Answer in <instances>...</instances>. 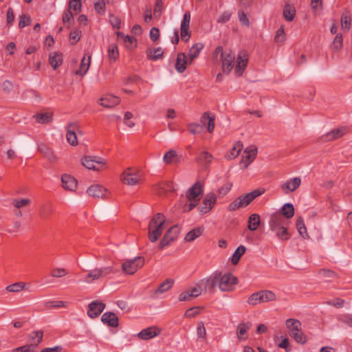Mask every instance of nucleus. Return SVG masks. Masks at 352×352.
<instances>
[{
    "label": "nucleus",
    "mask_w": 352,
    "mask_h": 352,
    "mask_svg": "<svg viewBox=\"0 0 352 352\" xmlns=\"http://www.w3.org/2000/svg\"><path fill=\"white\" fill-rule=\"evenodd\" d=\"M268 223L270 230L279 240L287 241L289 239L290 235L286 227L287 221L280 211L271 214Z\"/></svg>",
    "instance_id": "nucleus-1"
},
{
    "label": "nucleus",
    "mask_w": 352,
    "mask_h": 352,
    "mask_svg": "<svg viewBox=\"0 0 352 352\" xmlns=\"http://www.w3.org/2000/svg\"><path fill=\"white\" fill-rule=\"evenodd\" d=\"M166 217L162 213H157L150 221L148 236L151 242L157 241L165 229Z\"/></svg>",
    "instance_id": "nucleus-2"
},
{
    "label": "nucleus",
    "mask_w": 352,
    "mask_h": 352,
    "mask_svg": "<svg viewBox=\"0 0 352 352\" xmlns=\"http://www.w3.org/2000/svg\"><path fill=\"white\" fill-rule=\"evenodd\" d=\"M204 193L203 185L197 182L194 184L186 192V196L189 204L184 206V211H190L195 208Z\"/></svg>",
    "instance_id": "nucleus-3"
},
{
    "label": "nucleus",
    "mask_w": 352,
    "mask_h": 352,
    "mask_svg": "<svg viewBox=\"0 0 352 352\" xmlns=\"http://www.w3.org/2000/svg\"><path fill=\"white\" fill-rule=\"evenodd\" d=\"M214 54L217 56L220 55L222 70L224 73L229 74L234 67L236 59L234 54L230 50H223L221 46L216 47Z\"/></svg>",
    "instance_id": "nucleus-4"
},
{
    "label": "nucleus",
    "mask_w": 352,
    "mask_h": 352,
    "mask_svg": "<svg viewBox=\"0 0 352 352\" xmlns=\"http://www.w3.org/2000/svg\"><path fill=\"white\" fill-rule=\"evenodd\" d=\"M144 265V258L142 256H135L133 258L124 259L121 265V268L125 274H134Z\"/></svg>",
    "instance_id": "nucleus-5"
},
{
    "label": "nucleus",
    "mask_w": 352,
    "mask_h": 352,
    "mask_svg": "<svg viewBox=\"0 0 352 352\" xmlns=\"http://www.w3.org/2000/svg\"><path fill=\"white\" fill-rule=\"evenodd\" d=\"M81 164L89 170L100 171L105 166V161L103 158L97 156L85 155L80 159Z\"/></svg>",
    "instance_id": "nucleus-6"
},
{
    "label": "nucleus",
    "mask_w": 352,
    "mask_h": 352,
    "mask_svg": "<svg viewBox=\"0 0 352 352\" xmlns=\"http://www.w3.org/2000/svg\"><path fill=\"white\" fill-rule=\"evenodd\" d=\"M114 272L115 271L112 266L95 268L88 272V274L82 279V281L87 283H91L95 280H98L100 278L104 277L109 274Z\"/></svg>",
    "instance_id": "nucleus-7"
},
{
    "label": "nucleus",
    "mask_w": 352,
    "mask_h": 352,
    "mask_svg": "<svg viewBox=\"0 0 352 352\" xmlns=\"http://www.w3.org/2000/svg\"><path fill=\"white\" fill-rule=\"evenodd\" d=\"M120 179L126 185L135 186L139 183L141 177L136 171L129 168L124 170L121 175Z\"/></svg>",
    "instance_id": "nucleus-8"
},
{
    "label": "nucleus",
    "mask_w": 352,
    "mask_h": 352,
    "mask_svg": "<svg viewBox=\"0 0 352 352\" xmlns=\"http://www.w3.org/2000/svg\"><path fill=\"white\" fill-rule=\"evenodd\" d=\"M257 155V148L254 146H250L244 151L242 159L240 162V166L242 168H248L249 165L254 160Z\"/></svg>",
    "instance_id": "nucleus-9"
},
{
    "label": "nucleus",
    "mask_w": 352,
    "mask_h": 352,
    "mask_svg": "<svg viewBox=\"0 0 352 352\" xmlns=\"http://www.w3.org/2000/svg\"><path fill=\"white\" fill-rule=\"evenodd\" d=\"M219 289L221 291L232 290L234 285L236 283V278L230 273L223 275L219 272Z\"/></svg>",
    "instance_id": "nucleus-10"
},
{
    "label": "nucleus",
    "mask_w": 352,
    "mask_h": 352,
    "mask_svg": "<svg viewBox=\"0 0 352 352\" xmlns=\"http://www.w3.org/2000/svg\"><path fill=\"white\" fill-rule=\"evenodd\" d=\"M179 234V228L177 226H173L170 228L159 244V248L162 250L174 240H175Z\"/></svg>",
    "instance_id": "nucleus-11"
},
{
    "label": "nucleus",
    "mask_w": 352,
    "mask_h": 352,
    "mask_svg": "<svg viewBox=\"0 0 352 352\" xmlns=\"http://www.w3.org/2000/svg\"><path fill=\"white\" fill-rule=\"evenodd\" d=\"M252 201V200L247 193L244 195L238 197L232 202H231L228 206V210L230 211H233L241 208H245Z\"/></svg>",
    "instance_id": "nucleus-12"
},
{
    "label": "nucleus",
    "mask_w": 352,
    "mask_h": 352,
    "mask_svg": "<svg viewBox=\"0 0 352 352\" xmlns=\"http://www.w3.org/2000/svg\"><path fill=\"white\" fill-rule=\"evenodd\" d=\"M162 330L157 326H151L142 329L138 333L139 338L143 340L152 339L160 334Z\"/></svg>",
    "instance_id": "nucleus-13"
},
{
    "label": "nucleus",
    "mask_w": 352,
    "mask_h": 352,
    "mask_svg": "<svg viewBox=\"0 0 352 352\" xmlns=\"http://www.w3.org/2000/svg\"><path fill=\"white\" fill-rule=\"evenodd\" d=\"M87 194L97 199H104L107 195V190L102 186L99 184H93L87 190Z\"/></svg>",
    "instance_id": "nucleus-14"
},
{
    "label": "nucleus",
    "mask_w": 352,
    "mask_h": 352,
    "mask_svg": "<svg viewBox=\"0 0 352 352\" xmlns=\"http://www.w3.org/2000/svg\"><path fill=\"white\" fill-rule=\"evenodd\" d=\"M248 61V55L245 52H241L239 53L236 60V67H235V73L237 76H241L247 66Z\"/></svg>",
    "instance_id": "nucleus-15"
},
{
    "label": "nucleus",
    "mask_w": 352,
    "mask_h": 352,
    "mask_svg": "<svg viewBox=\"0 0 352 352\" xmlns=\"http://www.w3.org/2000/svg\"><path fill=\"white\" fill-rule=\"evenodd\" d=\"M301 184V179L299 177H296L288 179L281 184V190L285 194L294 192L296 190Z\"/></svg>",
    "instance_id": "nucleus-16"
},
{
    "label": "nucleus",
    "mask_w": 352,
    "mask_h": 352,
    "mask_svg": "<svg viewBox=\"0 0 352 352\" xmlns=\"http://www.w3.org/2000/svg\"><path fill=\"white\" fill-rule=\"evenodd\" d=\"M216 201L217 197L214 193H208L203 201V206L199 209L200 212L204 214L209 212L215 204Z\"/></svg>",
    "instance_id": "nucleus-17"
},
{
    "label": "nucleus",
    "mask_w": 352,
    "mask_h": 352,
    "mask_svg": "<svg viewBox=\"0 0 352 352\" xmlns=\"http://www.w3.org/2000/svg\"><path fill=\"white\" fill-rule=\"evenodd\" d=\"M105 305L101 302H92L89 305L87 315L94 318L98 317L104 309Z\"/></svg>",
    "instance_id": "nucleus-18"
},
{
    "label": "nucleus",
    "mask_w": 352,
    "mask_h": 352,
    "mask_svg": "<svg viewBox=\"0 0 352 352\" xmlns=\"http://www.w3.org/2000/svg\"><path fill=\"white\" fill-rule=\"evenodd\" d=\"M219 272H215L209 278L202 279L200 282H203V287L205 289H212L217 285L219 286Z\"/></svg>",
    "instance_id": "nucleus-19"
},
{
    "label": "nucleus",
    "mask_w": 352,
    "mask_h": 352,
    "mask_svg": "<svg viewBox=\"0 0 352 352\" xmlns=\"http://www.w3.org/2000/svg\"><path fill=\"white\" fill-rule=\"evenodd\" d=\"M78 128V124L76 122L69 123L67 126L66 138L67 142L72 146L78 144L76 129Z\"/></svg>",
    "instance_id": "nucleus-20"
},
{
    "label": "nucleus",
    "mask_w": 352,
    "mask_h": 352,
    "mask_svg": "<svg viewBox=\"0 0 352 352\" xmlns=\"http://www.w3.org/2000/svg\"><path fill=\"white\" fill-rule=\"evenodd\" d=\"M120 102L118 97L113 95H106L99 100V104L106 108H112Z\"/></svg>",
    "instance_id": "nucleus-21"
},
{
    "label": "nucleus",
    "mask_w": 352,
    "mask_h": 352,
    "mask_svg": "<svg viewBox=\"0 0 352 352\" xmlns=\"http://www.w3.org/2000/svg\"><path fill=\"white\" fill-rule=\"evenodd\" d=\"M214 115L208 112H205L201 117V123L202 126H206L209 133H212L214 129Z\"/></svg>",
    "instance_id": "nucleus-22"
},
{
    "label": "nucleus",
    "mask_w": 352,
    "mask_h": 352,
    "mask_svg": "<svg viewBox=\"0 0 352 352\" xmlns=\"http://www.w3.org/2000/svg\"><path fill=\"white\" fill-rule=\"evenodd\" d=\"M63 187L65 190L74 191L77 187V181L69 175L64 174L61 177Z\"/></svg>",
    "instance_id": "nucleus-23"
},
{
    "label": "nucleus",
    "mask_w": 352,
    "mask_h": 352,
    "mask_svg": "<svg viewBox=\"0 0 352 352\" xmlns=\"http://www.w3.org/2000/svg\"><path fill=\"white\" fill-rule=\"evenodd\" d=\"M101 320L104 324L112 327H117L119 324L118 318L113 312H105L101 317Z\"/></svg>",
    "instance_id": "nucleus-24"
},
{
    "label": "nucleus",
    "mask_w": 352,
    "mask_h": 352,
    "mask_svg": "<svg viewBox=\"0 0 352 352\" xmlns=\"http://www.w3.org/2000/svg\"><path fill=\"white\" fill-rule=\"evenodd\" d=\"M43 338V331L42 330H37L32 331L28 336V340L31 345H34V349H36L37 346L41 342Z\"/></svg>",
    "instance_id": "nucleus-25"
},
{
    "label": "nucleus",
    "mask_w": 352,
    "mask_h": 352,
    "mask_svg": "<svg viewBox=\"0 0 352 352\" xmlns=\"http://www.w3.org/2000/svg\"><path fill=\"white\" fill-rule=\"evenodd\" d=\"M296 14V8L294 6L286 3L284 6L283 15L286 21L291 22L292 21Z\"/></svg>",
    "instance_id": "nucleus-26"
},
{
    "label": "nucleus",
    "mask_w": 352,
    "mask_h": 352,
    "mask_svg": "<svg viewBox=\"0 0 352 352\" xmlns=\"http://www.w3.org/2000/svg\"><path fill=\"white\" fill-rule=\"evenodd\" d=\"M187 64L188 60L186 54L184 53H179L175 63L176 70L179 73L184 72L186 69Z\"/></svg>",
    "instance_id": "nucleus-27"
},
{
    "label": "nucleus",
    "mask_w": 352,
    "mask_h": 352,
    "mask_svg": "<svg viewBox=\"0 0 352 352\" xmlns=\"http://www.w3.org/2000/svg\"><path fill=\"white\" fill-rule=\"evenodd\" d=\"M261 224V217L258 214H252L248 217V228L250 231H255L257 230Z\"/></svg>",
    "instance_id": "nucleus-28"
},
{
    "label": "nucleus",
    "mask_w": 352,
    "mask_h": 352,
    "mask_svg": "<svg viewBox=\"0 0 352 352\" xmlns=\"http://www.w3.org/2000/svg\"><path fill=\"white\" fill-rule=\"evenodd\" d=\"M204 48V45L201 43L194 44L189 50V63H192L193 60L197 58Z\"/></svg>",
    "instance_id": "nucleus-29"
},
{
    "label": "nucleus",
    "mask_w": 352,
    "mask_h": 352,
    "mask_svg": "<svg viewBox=\"0 0 352 352\" xmlns=\"http://www.w3.org/2000/svg\"><path fill=\"white\" fill-rule=\"evenodd\" d=\"M286 327L289 331V334L298 331L301 329V322L296 319L289 318L286 320Z\"/></svg>",
    "instance_id": "nucleus-30"
},
{
    "label": "nucleus",
    "mask_w": 352,
    "mask_h": 352,
    "mask_svg": "<svg viewBox=\"0 0 352 352\" xmlns=\"http://www.w3.org/2000/svg\"><path fill=\"white\" fill-rule=\"evenodd\" d=\"M91 63V56L88 55L87 57L84 56L81 60L79 69L76 71V74L80 76H84L87 74Z\"/></svg>",
    "instance_id": "nucleus-31"
},
{
    "label": "nucleus",
    "mask_w": 352,
    "mask_h": 352,
    "mask_svg": "<svg viewBox=\"0 0 352 352\" xmlns=\"http://www.w3.org/2000/svg\"><path fill=\"white\" fill-rule=\"evenodd\" d=\"M282 214V217H283L285 219H290L292 218L294 214V208L293 204L290 203L285 204L282 208H281V212H280Z\"/></svg>",
    "instance_id": "nucleus-32"
},
{
    "label": "nucleus",
    "mask_w": 352,
    "mask_h": 352,
    "mask_svg": "<svg viewBox=\"0 0 352 352\" xmlns=\"http://www.w3.org/2000/svg\"><path fill=\"white\" fill-rule=\"evenodd\" d=\"M49 60L53 69H56L63 63L62 54L60 53L54 52L50 55Z\"/></svg>",
    "instance_id": "nucleus-33"
},
{
    "label": "nucleus",
    "mask_w": 352,
    "mask_h": 352,
    "mask_svg": "<svg viewBox=\"0 0 352 352\" xmlns=\"http://www.w3.org/2000/svg\"><path fill=\"white\" fill-rule=\"evenodd\" d=\"M242 148L243 145L240 142L235 143L231 150L226 154V157L228 160H233L236 158Z\"/></svg>",
    "instance_id": "nucleus-34"
},
{
    "label": "nucleus",
    "mask_w": 352,
    "mask_h": 352,
    "mask_svg": "<svg viewBox=\"0 0 352 352\" xmlns=\"http://www.w3.org/2000/svg\"><path fill=\"white\" fill-rule=\"evenodd\" d=\"M248 303L251 306H255L260 303H264L261 291L253 293L248 299Z\"/></svg>",
    "instance_id": "nucleus-35"
},
{
    "label": "nucleus",
    "mask_w": 352,
    "mask_h": 352,
    "mask_svg": "<svg viewBox=\"0 0 352 352\" xmlns=\"http://www.w3.org/2000/svg\"><path fill=\"white\" fill-rule=\"evenodd\" d=\"M251 324L250 322L241 323L237 326L236 333L239 340H245L244 336L247 333L248 331L250 329Z\"/></svg>",
    "instance_id": "nucleus-36"
},
{
    "label": "nucleus",
    "mask_w": 352,
    "mask_h": 352,
    "mask_svg": "<svg viewBox=\"0 0 352 352\" xmlns=\"http://www.w3.org/2000/svg\"><path fill=\"white\" fill-rule=\"evenodd\" d=\"M203 289V282L199 281L194 286L190 287L188 289V292H189L192 298H194L199 296L201 294Z\"/></svg>",
    "instance_id": "nucleus-37"
},
{
    "label": "nucleus",
    "mask_w": 352,
    "mask_h": 352,
    "mask_svg": "<svg viewBox=\"0 0 352 352\" xmlns=\"http://www.w3.org/2000/svg\"><path fill=\"white\" fill-rule=\"evenodd\" d=\"M163 160L166 164H175L179 160L176 151L170 150L164 155Z\"/></svg>",
    "instance_id": "nucleus-38"
},
{
    "label": "nucleus",
    "mask_w": 352,
    "mask_h": 352,
    "mask_svg": "<svg viewBox=\"0 0 352 352\" xmlns=\"http://www.w3.org/2000/svg\"><path fill=\"white\" fill-rule=\"evenodd\" d=\"M202 232L203 229L201 228H197L192 229V230L187 233V234L185 236V240L186 241H192L197 238H198L199 236H201Z\"/></svg>",
    "instance_id": "nucleus-39"
},
{
    "label": "nucleus",
    "mask_w": 352,
    "mask_h": 352,
    "mask_svg": "<svg viewBox=\"0 0 352 352\" xmlns=\"http://www.w3.org/2000/svg\"><path fill=\"white\" fill-rule=\"evenodd\" d=\"M246 248L244 245H239L234 251L232 256V263L235 265L236 264L241 256L245 252Z\"/></svg>",
    "instance_id": "nucleus-40"
},
{
    "label": "nucleus",
    "mask_w": 352,
    "mask_h": 352,
    "mask_svg": "<svg viewBox=\"0 0 352 352\" xmlns=\"http://www.w3.org/2000/svg\"><path fill=\"white\" fill-rule=\"evenodd\" d=\"M74 21V14L72 12L69 10L65 11L63 15V22L64 25L67 28H69L73 25Z\"/></svg>",
    "instance_id": "nucleus-41"
},
{
    "label": "nucleus",
    "mask_w": 352,
    "mask_h": 352,
    "mask_svg": "<svg viewBox=\"0 0 352 352\" xmlns=\"http://www.w3.org/2000/svg\"><path fill=\"white\" fill-rule=\"evenodd\" d=\"M345 129H334L332 131L326 134L325 140L327 141H331L334 139L338 138L341 137L345 132Z\"/></svg>",
    "instance_id": "nucleus-42"
},
{
    "label": "nucleus",
    "mask_w": 352,
    "mask_h": 352,
    "mask_svg": "<svg viewBox=\"0 0 352 352\" xmlns=\"http://www.w3.org/2000/svg\"><path fill=\"white\" fill-rule=\"evenodd\" d=\"M286 34L285 32L284 26H280L276 31L274 41L278 44H283L286 41Z\"/></svg>",
    "instance_id": "nucleus-43"
},
{
    "label": "nucleus",
    "mask_w": 352,
    "mask_h": 352,
    "mask_svg": "<svg viewBox=\"0 0 352 352\" xmlns=\"http://www.w3.org/2000/svg\"><path fill=\"white\" fill-rule=\"evenodd\" d=\"M296 226L299 234L303 238L307 237V229L305 226L303 219L302 217H298L297 219Z\"/></svg>",
    "instance_id": "nucleus-44"
},
{
    "label": "nucleus",
    "mask_w": 352,
    "mask_h": 352,
    "mask_svg": "<svg viewBox=\"0 0 352 352\" xmlns=\"http://www.w3.org/2000/svg\"><path fill=\"white\" fill-rule=\"evenodd\" d=\"M173 283L174 281L172 279L168 278L160 285L155 292L157 294L164 293L165 292L168 291L170 288L172 287Z\"/></svg>",
    "instance_id": "nucleus-45"
},
{
    "label": "nucleus",
    "mask_w": 352,
    "mask_h": 352,
    "mask_svg": "<svg viewBox=\"0 0 352 352\" xmlns=\"http://www.w3.org/2000/svg\"><path fill=\"white\" fill-rule=\"evenodd\" d=\"M25 288V283L23 282H17L9 285L6 287V290L10 292L18 293L21 292Z\"/></svg>",
    "instance_id": "nucleus-46"
},
{
    "label": "nucleus",
    "mask_w": 352,
    "mask_h": 352,
    "mask_svg": "<svg viewBox=\"0 0 352 352\" xmlns=\"http://www.w3.org/2000/svg\"><path fill=\"white\" fill-rule=\"evenodd\" d=\"M37 122L47 124L52 120V114L50 113H39L34 116Z\"/></svg>",
    "instance_id": "nucleus-47"
},
{
    "label": "nucleus",
    "mask_w": 352,
    "mask_h": 352,
    "mask_svg": "<svg viewBox=\"0 0 352 352\" xmlns=\"http://www.w3.org/2000/svg\"><path fill=\"white\" fill-rule=\"evenodd\" d=\"M107 53L109 58L111 61H116L119 55L118 47L115 44L110 45Z\"/></svg>",
    "instance_id": "nucleus-48"
},
{
    "label": "nucleus",
    "mask_w": 352,
    "mask_h": 352,
    "mask_svg": "<svg viewBox=\"0 0 352 352\" xmlns=\"http://www.w3.org/2000/svg\"><path fill=\"white\" fill-rule=\"evenodd\" d=\"M263 296V301L264 302H269L274 301L276 299V296L274 292L270 290H261Z\"/></svg>",
    "instance_id": "nucleus-49"
},
{
    "label": "nucleus",
    "mask_w": 352,
    "mask_h": 352,
    "mask_svg": "<svg viewBox=\"0 0 352 352\" xmlns=\"http://www.w3.org/2000/svg\"><path fill=\"white\" fill-rule=\"evenodd\" d=\"M294 340L299 343V344H304L306 342V336L302 331L301 329H299L298 331L294 332L289 335Z\"/></svg>",
    "instance_id": "nucleus-50"
},
{
    "label": "nucleus",
    "mask_w": 352,
    "mask_h": 352,
    "mask_svg": "<svg viewBox=\"0 0 352 352\" xmlns=\"http://www.w3.org/2000/svg\"><path fill=\"white\" fill-rule=\"evenodd\" d=\"M164 52L161 47L151 50L148 54L149 59L156 60L162 57Z\"/></svg>",
    "instance_id": "nucleus-51"
},
{
    "label": "nucleus",
    "mask_w": 352,
    "mask_h": 352,
    "mask_svg": "<svg viewBox=\"0 0 352 352\" xmlns=\"http://www.w3.org/2000/svg\"><path fill=\"white\" fill-rule=\"evenodd\" d=\"M197 340L204 341L206 336V330L203 322H199L197 327Z\"/></svg>",
    "instance_id": "nucleus-52"
},
{
    "label": "nucleus",
    "mask_w": 352,
    "mask_h": 352,
    "mask_svg": "<svg viewBox=\"0 0 352 352\" xmlns=\"http://www.w3.org/2000/svg\"><path fill=\"white\" fill-rule=\"evenodd\" d=\"M342 41H343V39H342V34H338L336 36V37L332 43V45H331L333 50L335 51H338L340 49H341V47L342 46Z\"/></svg>",
    "instance_id": "nucleus-53"
},
{
    "label": "nucleus",
    "mask_w": 352,
    "mask_h": 352,
    "mask_svg": "<svg viewBox=\"0 0 352 352\" xmlns=\"http://www.w3.org/2000/svg\"><path fill=\"white\" fill-rule=\"evenodd\" d=\"M202 126L197 123H190L188 125L189 133L193 135L199 134L202 132Z\"/></svg>",
    "instance_id": "nucleus-54"
},
{
    "label": "nucleus",
    "mask_w": 352,
    "mask_h": 352,
    "mask_svg": "<svg viewBox=\"0 0 352 352\" xmlns=\"http://www.w3.org/2000/svg\"><path fill=\"white\" fill-rule=\"evenodd\" d=\"M232 12L231 11L227 10L221 13L218 17L217 22L219 23H226L230 21Z\"/></svg>",
    "instance_id": "nucleus-55"
},
{
    "label": "nucleus",
    "mask_w": 352,
    "mask_h": 352,
    "mask_svg": "<svg viewBox=\"0 0 352 352\" xmlns=\"http://www.w3.org/2000/svg\"><path fill=\"white\" fill-rule=\"evenodd\" d=\"M67 270L63 267H56L52 270L51 276L54 278H61L66 276Z\"/></svg>",
    "instance_id": "nucleus-56"
},
{
    "label": "nucleus",
    "mask_w": 352,
    "mask_h": 352,
    "mask_svg": "<svg viewBox=\"0 0 352 352\" xmlns=\"http://www.w3.org/2000/svg\"><path fill=\"white\" fill-rule=\"evenodd\" d=\"M81 2H80L78 0H69L68 10L70 11L71 10H73L76 12H79L81 11Z\"/></svg>",
    "instance_id": "nucleus-57"
},
{
    "label": "nucleus",
    "mask_w": 352,
    "mask_h": 352,
    "mask_svg": "<svg viewBox=\"0 0 352 352\" xmlns=\"http://www.w3.org/2000/svg\"><path fill=\"white\" fill-rule=\"evenodd\" d=\"M35 351H36V349H34V345H31L30 344L15 348L12 350V352H35Z\"/></svg>",
    "instance_id": "nucleus-58"
},
{
    "label": "nucleus",
    "mask_w": 352,
    "mask_h": 352,
    "mask_svg": "<svg viewBox=\"0 0 352 352\" xmlns=\"http://www.w3.org/2000/svg\"><path fill=\"white\" fill-rule=\"evenodd\" d=\"M45 306L47 308L63 307H65V302L60 300L47 301L45 302Z\"/></svg>",
    "instance_id": "nucleus-59"
},
{
    "label": "nucleus",
    "mask_w": 352,
    "mask_h": 352,
    "mask_svg": "<svg viewBox=\"0 0 352 352\" xmlns=\"http://www.w3.org/2000/svg\"><path fill=\"white\" fill-rule=\"evenodd\" d=\"M105 6L106 3L104 0H100L94 3L95 10L100 14H102L104 13Z\"/></svg>",
    "instance_id": "nucleus-60"
},
{
    "label": "nucleus",
    "mask_w": 352,
    "mask_h": 352,
    "mask_svg": "<svg viewBox=\"0 0 352 352\" xmlns=\"http://www.w3.org/2000/svg\"><path fill=\"white\" fill-rule=\"evenodd\" d=\"M232 187V183L227 182L223 186L220 187L218 190V192L219 195L224 196L227 195L231 190Z\"/></svg>",
    "instance_id": "nucleus-61"
},
{
    "label": "nucleus",
    "mask_w": 352,
    "mask_h": 352,
    "mask_svg": "<svg viewBox=\"0 0 352 352\" xmlns=\"http://www.w3.org/2000/svg\"><path fill=\"white\" fill-rule=\"evenodd\" d=\"M31 22V19L29 16L25 14H22L20 16V20L19 22V28L22 29L26 25H29Z\"/></svg>",
    "instance_id": "nucleus-62"
},
{
    "label": "nucleus",
    "mask_w": 352,
    "mask_h": 352,
    "mask_svg": "<svg viewBox=\"0 0 352 352\" xmlns=\"http://www.w3.org/2000/svg\"><path fill=\"white\" fill-rule=\"evenodd\" d=\"M181 30V38L184 42H188L190 38V33L189 28L188 27H180Z\"/></svg>",
    "instance_id": "nucleus-63"
},
{
    "label": "nucleus",
    "mask_w": 352,
    "mask_h": 352,
    "mask_svg": "<svg viewBox=\"0 0 352 352\" xmlns=\"http://www.w3.org/2000/svg\"><path fill=\"white\" fill-rule=\"evenodd\" d=\"M14 21V14L12 8H8L6 14V23L7 25L11 26L13 25Z\"/></svg>",
    "instance_id": "nucleus-64"
}]
</instances>
